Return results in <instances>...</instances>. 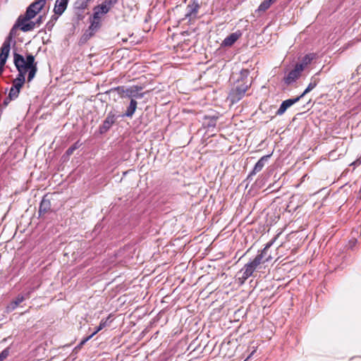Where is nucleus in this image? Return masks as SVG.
I'll return each mask as SVG.
<instances>
[{"instance_id": "obj_19", "label": "nucleus", "mask_w": 361, "mask_h": 361, "mask_svg": "<svg viewBox=\"0 0 361 361\" xmlns=\"http://www.w3.org/2000/svg\"><path fill=\"white\" fill-rule=\"evenodd\" d=\"M25 297L22 295H18L16 298L11 302L7 306L6 310L8 312H11L16 309V307L25 300Z\"/></svg>"}, {"instance_id": "obj_30", "label": "nucleus", "mask_w": 361, "mask_h": 361, "mask_svg": "<svg viewBox=\"0 0 361 361\" xmlns=\"http://www.w3.org/2000/svg\"><path fill=\"white\" fill-rule=\"evenodd\" d=\"M25 82L22 80H18L17 79H14L13 81V85L14 87L19 89L20 90L21 87L23 86Z\"/></svg>"}, {"instance_id": "obj_15", "label": "nucleus", "mask_w": 361, "mask_h": 361, "mask_svg": "<svg viewBox=\"0 0 361 361\" xmlns=\"http://www.w3.org/2000/svg\"><path fill=\"white\" fill-rule=\"evenodd\" d=\"M51 204L49 199H47V195L44 196L42 198L39 208V216L44 214L51 210Z\"/></svg>"}, {"instance_id": "obj_23", "label": "nucleus", "mask_w": 361, "mask_h": 361, "mask_svg": "<svg viewBox=\"0 0 361 361\" xmlns=\"http://www.w3.org/2000/svg\"><path fill=\"white\" fill-rule=\"evenodd\" d=\"M37 13H37L32 7L29 6L27 8L25 15H21L19 17L24 18V20H30L31 19L34 18Z\"/></svg>"}, {"instance_id": "obj_9", "label": "nucleus", "mask_w": 361, "mask_h": 361, "mask_svg": "<svg viewBox=\"0 0 361 361\" xmlns=\"http://www.w3.org/2000/svg\"><path fill=\"white\" fill-rule=\"evenodd\" d=\"M300 99L301 97L298 96L295 98H291L283 101L280 105L277 111L276 112V115H283L289 107H290L294 104L297 103Z\"/></svg>"}, {"instance_id": "obj_31", "label": "nucleus", "mask_w": 361, "mask_h": 361, "mask_svg": "<svg viewBox=\"0 0 361 361\" xmlns=\"http://www.w3.org/2000/svg\"><path fill=\"white\" fill-rule=\"evenodd\" d=\"M94 32H92L91 30H90V28H88L84 33L83 35V37L85 38V39H90V37H92L94 35Z\"/></svg>"}, {"instance_id": "obj_3", "label": "nucleus", "mask_w": 361, "mask_h": 361, "mask_svg": "<svg viewBox=\"0 0 361 361\" xmlns=\"http://www.w3.org/2000/svg\"><path fill=\"white\" fill-rule=\"evenodd\" d=\"M24 69L26 73L28 71L27 82H30L35 77L37 72V63L35 61V56L32 54H27L26 58H24Z\"/></svg>"}, {"instance_id": "obj_8", "label": "nucleus", "mask_w": 361, "mask_h": 361, "mask_svg": "<svg viewBox=\"0 0 361 361\" xmlns=\"http://www.w3.org/2000/svg\"><path fill=\"white\" fill-rule=\"evenodd\" d=\"M142 90V87L141 86L133 85L128 87V90H126V97L130 98L131 99H142L145 95V93L140 92V91H141Z\"/></svg>"}, {"instance_id": "obj_10", "label": "nucleus", "mask_w": 361, "mask_h": 361, "mask_svg": "<svg viewBox=\"0 0 361 361\" xmlns=\"http://www.w3.org/2000/svg\"><path fill=\"white\" fill-rule=\"evenodd\" d=\"M302 72L301 70L295 66V68L284 78L283 80L285 83L289 85L295 82L300 77Z\"/></svg>"}, {"instance_id": "obj_14", "label": "nucleus", "mask_w": 361, "mask_h": 361, "mask_svg": "<svg viewBox=\"0 0 361 361\" xmlns=\"http://www.w3.org/2000/svg\"><path fill=\"white\" fill-rule=\"evenodd\" d=\"M241 36L240 32H233L227 36L221 43L223 47H231Z\"/></svg>"}, {"instance_id": "obj_4", "label": "nucleus", "mask_w": 361, "mask_h": 361, "mask_svg": "<svg viewBox=\"0 0 361 361\" xmlns=\"http://www.w3.org/2000/svg\"><path fill=\"white\" fill-rule=\"evenodd\" d=\"M12 36H8L0 49V75L4 71V66L6 63L11 49V41Z\"/></svg>"}, {"instance_id": "obj_32", "label": "nucleus", "mask_w": 361, "mask_h": 361, "mask_svg": "<svg viewBox=\"0 0 361 361\" xmlns=\"http://www.w3.org/2000/svg\"><path fill=\"white\" fill-rule=\"evenodd\" d=\"M118 0H106L104 4H106L107 6H109V9L118 3Z\"/></svg>"}, {"instance_id": "obj_11", "label": "nucleus", "mask_w": 361, "mask_h": 361, "mask_svg": "<svg viewBox=\"0 0 361 361\" xmlns=\"http://www.w3.org/2000/svg\"><path fill=\"white\" fill-rule=\"evenodd\" d=\"M316 58V54L310 53L303 56L301 60L295 64V66L302 71H303Z\"/></svg>"}, {"instance_id": "obj_5", "label": "nucleus", "mask_w": 361, "mask_h": 361, "mask_svg": "<svg viewBox=\"0 0 361 361\" xmlns=\"http://www.w3.org/2000/svg\"><path fill=\"white\" fill-rule=\"evenodd\" d=\"M13 61L14 64L18 71V74L16 79L18 80H22L23 82L25 81V74L26 70L24 69V57L17 53H14L13 54Z\"/></svg>"}, {"instance_id": "obj_27", "label": "nucleus", "mask_w": 361, "mask_h": 361, "mask_svg": "<svg viewBox=\"0 0 361 361\" xmlns=\"http://www.w3.org/2000/svg\"><path fill=\"white\" fill-rule=\"evenodd\" d=\"M20 90L12 86L10 89L8 97L9 99H16L18 97Z\"/></svg>"}, {"instance_id": "obj_35", "label": "nucleus", "mask_w": 361, "mask_h": 361, "mask_svg": "<svg viewBox=\"0 0 361 361\" xmlns=\"http://www.w3.org/2000/svg\"><path fill=\"white\" fill-rule=\"evenodd\" d=\"M42 20H43V16H39L37 19L36 20V21L35 23H36V26H39L42 23Z\"/></svg>"}, {"instance_id": "obj_21", "label": "nucleus", "mask_w": 361, "mask_h": 361, "mask_svg": "<svg viewBox=\"0 0 361 361\" xmlns=\"http://www.w3.org/2000/svg\"><path fill=\"white\" fill-rule=\"evenodd\" d=\"M273 243H274L273 241L268 243L265 245L264 249L261 251V252L259 253L258 255H257V256H260L262 257V263L269 262L271 259V256L269 255L268 257H267V254L268 250L272 245Z\"/></svg>"}, {"instance_id": "obj_17", "label": "nucleus", "mask_w": 361, "mask_h": 361, "mask_svg": "<svg viewBox=\"0 0 361 361\" xmlns=\"http://www.w3.org/2000/svg\"><path fill=\"white\" fill-rule=\"evenodd\" d=\"M68 0H56L54 8L55 14L61 15L66 9Z\"/></svg>"}, {"instance_id": "obj_13", "label": "nucleus", "mask_w": 361, "mask_h": 361, "mask_svg": "<svg viewBox=\"0 0 361 361\" xmlns=\"http://www.w3.org/2000/svg\"><path fill=\"white\" fill-rule=\"evenodd\" d=\"M109 10V6H107L106 4L102 3V4L94 8L93 17H94V18H99L101 20L102 16L107 13Z\"/></svg>"}, {"instance_id": "obj_25", "label": "nucleus", "mask_w": 361, "mask_h": 361, "mask_svg": "<svg viewBox=\"0 0 361 361\" xmlns=\"http://www.w3.org/2000/svg\"><path fill=\"white\" fill-rule=\"evenodd\" d=\"M101 26V20L99 18H94V17H92V19L91 20V24L89 27L90 30H92V32H96Z\"/></svg>"}, {"instance_id": "obj_24", "label": "nucleus", "mask_w": 361, "mask_h": 361, "mask_svg": "<svg viewBox=\"0 0 361 361\" xmlns=\"http://www.w3.org/2000/svg\"><path fill=\"white\" fill-rule=\"evenodd\" d=\"M46 0H35L30 6L32 7L37 13H39L45 6Z\"/></svg>"}, {"instance_id": "obj_20", "label": "nucleus", "mask_w": 361, "mask_h": 361, "mask_svg": "<svg viewBox=\"0 0 361 361\" xmlns=\"http://www.w3.org/2000/svg\"><path fill=\"white\" fill-rule=\"evenodd\" d=\"M137 103L135 101V99H132L130 100V104L127 108L126 111L123 115V116L130 117L131 118L133 114H135L136 109H137Z\"/></svg>"}, {"instance_id": "obj_16", "label": "nucleus", "mask_w": 361, "mask_h": 361, "mask_svg": "<svg viewBox=\"0 0 361 361\" xmlns=\"http://www.w3.org/2000/svg\"><path fill=\"white\" fill-rule=\"evenodd\" d=\"M107 326V319H102L101 322H100V324L96 328V329L94 330V331L89 336L86 337L85 338H84L82 341H81V342L80 343V344L77 346L78 348H80L87 341H89L91 338H92L97 332H99V331H101L102 329H103L104 327H106Z\"/></svg>"}, {"instance_id": "obj_26", "label": "nucleus", "mask_w": 361, "mask_h": 361, "mask_svg": "<svg viewBox=\"0 0 361 361\" xmlns=\"http://www.w3.org/2000/svg\"><path fill=\"white\" fill-rule=\"evenodd\" d=\"M275 1L274 0H264L258 7L259 11H266L270 8L272 4Z\"/></svg>"}, {"instance_id": "obj_34", "label": "nucleus", "mask_w": 361, "mask_h": 361, "mask_svg": "<svg viewBox=\"0 0 361 361\" xmlns=\"http://www.w3.org/2000/svg\"><path fill=\"white\" fill-rule=\"evenodd\" d=\"M356 243H357V240L356 239L350 240L349 241V243H348L349 247L353 249V247L355 245Z\"/></svg>"}, {"instance_id": "obj_22", "label": "nucleus", "mask_w": 361, "mask_h": 361, "mask_svg": "<svg viewBox=\"0 0 361 361\" xmlns=\"http://www.w3.org/2000/svg\"><path fill=\"white\" fill-rule=\"evenodd\" d=\"M200 6L198 4L193 3L192 4H190L187 7L188 13L185 14L186 18H191L192 16H196Z\"/></svg>"}, {"instance_id": "obj_2", "label": "nucleus", "mask_w": 361, "mask_h": 361, "mask_svg": "<svg viewBox=\"0 0 361 361\" xmlns=\"http://www.w3.org/2000/svg\"><path fill=\"white\" fill-rule=\"evenodd\" d=\"M262 264V257L256 256L251 262L245 264L240 273L242 276L238 278L241 283H244L248 278L252 276L254 271Z\"/></svg>"}, {"instance_id": "obj_7", "label": "nucleus", "mask_w": 361, "mask_h": 361, "mask_svg": "<svg viewBox=\"0 0 361 361\" xmlns=\"http://www.w3.org/2000/svg\"><path fill=\"white\" fill-rule=\"evenodd\" d=\"M24 18L18 17L16 24L11 30L9 36H12L13 30L18 27L23 32H28L32 30L36 27V23L30 20H24Z\"/></svg>"}, {"instance_id": "obj_33", "label": "nucleus", "mask_w": 361, "mask_h": 361, "mask_svg": "<svg viewBox=\"0 0 361 361\" xmlns=\"http://www.w3.org/2000/svg\"><path fill=\"white\" fill-rule=\"evenodd\" d=\"M77 143H75L74 145L71 146V147H69L67 151H66V154L68 155H71L73 153L74 150L77 149Z\"/></svg>"}, {"instance_id": "obj_28", "label": "nucleus", "mask_w": 361, "mask_h": 361, "mask_svg": "<svg viewBox=\"0 0 361 361\" xmlns=\"http://www.w3.org/2000/svg\"><path fill=\"white\" fill-rule=\"evenodd\" d=\"M128 90V87L125 86H118L114 88V90L121 96L126 97V91Z\"/></svg>"}, {"instance_id": "obj_37", "label": "nucleus", "mask_w": 361, "mask_h": 361, "mask_svg": "<svg viewBox=\"0 0 361 361\" xmlns=\"http://www.w3.org/2000/svg\"><path fill=\"white\" fill-rule=\"evenodd\" d=\"M274 1H276V0H274Z\"/></svg>"}, {"instance_id": "obj_6", "label": "nucleus", "mask_w": 361, "mask_h": 361, "mask_svg": "<svg viewBox=\"0 0 361 361\" xmlns=\"http://www.w3.org/2000/svg\"><path fill=\"white\" fill-rule=\"evenodd\" d=\"M118 117V116L116 115L114 111H109L103 123L99 126V133L101 134L106 133L115 123Z\"/></svg>"}, {"instance_id": "obj_12", "label": "nucleus", "mask_w": 361, "mask_h": 361, "mask_svg": "<svg viewBox=\"0 0 361 361\" xmlns=\"http://www.w3.org/2000/svg\"><path fill=\"white\" fill-rule=\"evenodd\" d=\"M271 156V154L262 157L255 165L250 175H255L257 173L261 171Z\"/></svg>"}, {"instance_id": "obj_29", "label": "nucleus", "mask_w": 361, "mask_h": 361, "mask_svg": "<svg viewBox=\"0 0 361 361\" xmlns=\"http://www.w3.org/2000/svg\"><path fill=\"white\" fill-rule=\"evenodd\" d=\"M10 353V348H6L4 350L1 351L0 353V361H4L9 355Z\"/></svg>"}, {"instance_id": "obj_1", "label": "nucleus", "mask_w": 361, "mask_h": 361, "mask_svg": "<svg viewBox=\"0 0 361 361\" xmlns=\"http://www.w3.org/2000/svg\"><path fill=\"white\" fill-rule=\"evenodd\" d=\"M249 71L243 69L240 71V79L231 90L228 99L232 104L239 102L245 94L251 83L247 81Z\"/></svg>"}, {"instance_id": "obj_36", "label": "nucleus", "mask_w": 361, "mask_h": 361, "mask_svg": "<svg viewBox=\"0 0 361 361\" xmlns=\"http://www.w3.org/2000/svg\"><path fill=\"white\" fill-rule=\"evenodd\" d=\"M13 99H9V97L8 96L7 97L5 98V99L4 100V102H3V105L4 106H6L11 101H12Z\"/></svg>"}, {"instance_id": "obj_18", "label": "nucleus", "mask_w": 361, "mask_h": 361, "mask_svg": "<svg viewBox=\"0 0 361 361\" xmlns=\"http://www.w3.org/2000/svg\"><path fill=\"white\" fill-rule=\"evenodd\" d=\"M318 74L319 73H317L311 78L310 82L309 83L308 86L299 97L302 98L306 94L312 91L317 85L318 82H319V78L317 76Z\"/></svg>"}]
</instances>
